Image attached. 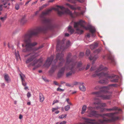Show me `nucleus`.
<instances>
[{"instance_id": "f257e3e1", "label": "nucleus", "mask_w": 124, "mask_h": 124, "mask_svg": "<svg viewBox=\"0 0 124 124\" xmlns=\"http://www.w3.org/2000/svg\"><path fill=\"white\" fill-rule=\"evenodd\" d=\"M48 14L47 11L43 12L39 16L42 23L45 25V27L40 26L32 29L29 31L23 36L24 42V44H22V46L23 47L22 50L23 52H33L43 47V46L42 45L38 47H34L37 43L36 42L32 43L31 39L33 37L37 36L40 32L46 33L48 30H52L54 28V25L52 23V20L49 18H46L45 16V15Z\"/></svg>"}, {"instance_id": "f03ea898", "label": "nucleus", "mask_w": 124, "mask_h": 124, "mask_svg": "<svg viewBox=\"0 0 124 124\" xmlns=\"http://www.w3.org/2000/svg\"><path fill=\"white\" fill-rule=\"evenodd\" d=\"M85 23V22L82 20H81L78 22H75L74 23V27L76 29L77 32L78 34H81L83 32V30H81L79 28V25H80L81 27L85 29L86 30L89 29L90 31L92 34L93 37L95 36L94 33L96 31V29L94 27L91 25H88L87 27L85 26L84 24Z\"/></svg>"}, {"instance_id": "7ed1b4c3", "label": "nucleus", "mask_w": 124, "mask_h": 124, "mask_svg": "<svg viewBox=\"0 0 124 124\" xmlns=\"http://www.w3.org/2000/svg\"><path fill=\"white\" fill-rule=\"evenodd\" d=\"M94 108L93 107H89L87 108L88 110L87 111L89 115L88 116L90 117H92L93 116L96 117H98L100 116L102 117L103 119H108L105 117V116H106L108 117L112 118V117L114 116L115 114V113H105L102 114H98L97 113L96 111L93 110Z\"/></svg>"}, {"instance_id": "20e7f679", "label": "nucleus", "mask_w": 124, "mask_h": 124, "mask_svg": "<svg viewBox=\"0 0 124 124\" xmlns=\"http://www.w3.org/2000/svg\"><path fill=\"white\" fill-rule=\"evenodd\" d=\"M118 119V117H114L113 116L110 119H99L97 121H96V120L94 119H88L85 117L83 118V119L85 120V122L92 124H105L114 121Z\"/></svg>"}, {"instance_id": "39448f33", "label": "nucleus", "mask_w": 124, "mask_h": 124, "mask_svg": "<svg viewBox=\"0 0 124 124\" xmlns=\"http://www.w3.org/2000/svg\"><path fill=\"white\" fill-rule=\"evenodd\" d=\"M69 70L70 71L66 73V77L68 78L71 76L73 74H74L76 72V69L72 66H71L69 65H65V66L62 67L58 71L57 74L58 78H60L62 77L64 74L65 69Z\"/></svg>"}, {"instance_id": "423d86ee", "label": "nucleus", "mask_w": 124, "mask_h": 124, "mask_svg": "<svg viewBox=\"0 0 124 124\" xmlns=\"http://www.w3.org/2000/svg\"><path fill=\"white\" fill-rule=\"evenodd\" d=\"M100 91L93 92L92 93L93 94H96L97 97H100L103 100H109L111 98V96L110 95H105L102 94V93H106L108 92V90L105 89H102Z\"/></svg>"}, {"instance_id": "0eeeda50", "label": "nucleus", "mask_w": 124, "mask_h": 124, "mask_svg": "<svg viewBox=\"0 0 124 124\" xmlns=\"http://www.w3.org/2000/svg\"><path fill=\"white\" fill-rule=\"evenodd\" d=\"M70 41H68L66 43V46H64V41L62 40L60 42L59 40L57 41L56 46V49L57 51H63L70 46Z\"/></svg>"}, {"instance_id": "6e6552de", "label": "nucleus", "mask_w": 124, "mask_h": 124, "mask_svg": "<svg viewBox=\"0 0 124 124\" xmlns=\"http://www.w3.org/2000/svg\"><path fill=\"white\" fill-rule=\"evenodd\" d=\"M64 54L62 52L61 53H58L56 55L55 59L54 60V62L55 63L57 62L58 61V59H59L60 62L58 63V67H60L62 66L63 65L64 62L65 60L63 58Z\"/></svg>"}, {"instance_id": "1a4fd4ad", "label": "nucleus", "mask_w": 124, "mask_h": 124, "mask_svg": "<svg viewBox=\"0 0 124 124\" xmlns=\"http://www.w3.org/2000/svg\"><path fill=\"white\" fill-rule=\"evenodd\" d=\"M95 73L93 74L92 76L93 77H95L97 76L99 77V78L103 77L109 78H113L116 76H109V75L108 72L107 71H104L101 72L100 73H98V72H95Z\"/></svg>"}, {"instance_id": "9d476101", "label": "nucleus", "mask_w": 124, "mask_h": 124, "mask_svg": "<svg viewBox=\"0 0 124 124\" xmlns=\"http://www.w3.org/2000/svg\"><path fill=\"white\" fill-rule=\"evenodd\" d=\"M82 64V63L81 62H75L74 60L69 65L71 66H72L75 68L76 71L77 69H78L79 70H83L82 68H80L81 67Z\"/></svg>"}, {"instance_id": "9b49d317", "label": "nucleus", "mask_w": 124, "mask_h": 124, "mask_svg": "<svg viewBox=\"0 0 124 124\" xmlns=\"http://www.w3.org/2000/svg\"><path fill=\"white\" fill-rule=\"evenodd\" d=\"M71 53H69L66 58V62L65 65H69L74 61V60L72 59H70V58L71 56Z\"/></svg>"}, {"instance_id": "f8f14e48", "label": "nucleus", "mask_w": 124, "mask_h": 124, "mask_svg": "<svg viewBox=\"0 0 124 124\" xmlns=\"http://www.w3.org/2000/svg\"><path fill=\"white\" fill-rule=\"evenodd\" d=\"M56 7L58 8H60L62 10H64L63 12L64 14L70 15L72 14L71 12L68 8H66L63 6H61L58 5H57Z\"/></svg>"}, {"instance_id": "ddd939ff", "label": "nucleus", "mask_w": 124, "mask_h": 124, "mask_svg": "<svg viewBox=\"0 0 124 124\" xmlns=\"http://www.w3.org/2000/svg\"><path fill=\"white\" fill-rule=\"evenodd\" d=\"M54 58V56L53 55H51L50 57L48 58L46 61V62L45 64L46 67H48L50 66Z\"/></svg>"}, {"instance_id": "4468645a", "label": "nucleus", "mask_w": 124, "mask_h": 124, "mask_svg": "<svg viewBox=\"0 0 124 124\" xmlns=\"http://www.w3.org/2000/svg\"><path fill=\"white\" fill-rule=\"evenodd\" d=\"M38 62H39V63H41L42 62V58H41L38 60H34L31 63L28 65V67H29L31 66H34Z\"/></svg>"}, {"instance_id": "2eb2a0df", "label": "nucleus", "mask_w": 124, "mask_h": 124, "mask_svg": "<svg viewBox=\"0 0 124 124\" xmlns=\"http://www.w3.org/2000/svg\"><path fill=\"white\" fill-rule=\"evenodd\" d=\"M36 58L35 56L32 54L31 55L30 57L28 58L26 60V63H29L32 61Z\"/></svg>"}, {"instance_id": "dca6fc26", "label": "nucleus", "mask_w": 124, "mask_h": 124, "mask_svg": "<svg viewBox=\"0 0 124 124\" xmlns=\"http://www.w3.org/2000/svg\"><path fill=\"white\" fill-rule=\"evenodd\" d=\"M65 5L68 6L71 9L74 10H76L77 9L80 10V7H78L77 8H75L74 7V6L68 3H66Z\"/></svg>"}, {"instance_id": "f3484780", "label": "nucleus", "mask_w": 124, "mask_h": 124, "mask_svg": "<svg viewBox=\"0 0 124 124\" xmlns=\"http://www.w3.org/2000/svg\"><path fill=\"white\" fill-rule=\"evenodd\" d=\"M58 67V66L55 64L53 65L51 69L49 71V73H53Z\"/></svg>"}, {"instance_id": "a211bd4d", "label": "nucleus", "mask_w": 124, "mask_h": 124, "mask_svg": "<svg viewBox=\"0 0 124 124\" xmlns=\"http://www.w3.org/2000/svg\"><path fill=\"white\" fill-rule=\"evenodd\" d=\"M98 58V55L97 54L95 55L93 57L91 55L89 57V59L90 60H93L92 63V64L93 65L94 63V61Z\"/></svg>"}, {"instance_id": "6ab92c4d", "label": "nucleus", "mask_w": 124, "mask_h": 124, "mask_svg": "<svg viewBox=\"0 0 124 124\" xmlns=\"http://www.w3.org/2000/svg\"><path fill=\"white\" fill-rule=\"evenodd\" d=\"M104 109L108 111H111L115 110H118L119 111H120L121 110L120 109H118L117 107H114L111 108H105Z\"/></svg>"}, {"instance_id": "aec40b11", "label": "nucleus", "mask_w": 124, "mask_h": 124, "mask_svg": "<svg viewBox=\"0 0 124 124\" xmlns=\"http://www.w3.org/2000/svg\"><path fill=\"white\" fill-rule=\"evenodd\" d=\"M108 69L106 67L103 68V66L101 65H100L98 68V69L96 71V72H98L101 71L102 70H107Z\"/></svg>"}, {"instance_id": "412c9836", "label": "nucleus", "mask_w": 124, "mask_h": 124, "mask_svg": "<svg viewBox=\"0 0 124 124\" xmlns=\"http://www.w3.org/2000/svg\"><path fill=\"white\" fill-rule=\"evenodd\" d=\"M4 78L5 80L6 81L7 83H9L11 79L9 76L8 74H5Z\"/></svg>"}, {"instance_id": "4be33fe9", "label": "nucleus", "mask_w": 124, "mask_h": 124, "mask_svg": "<svg viewBox=\"0 0 124 124\" xmlns=\"http://www.w3.org/2000/svg\"><path fill=\"white\" fill-rule=\"evenodd\" d=\"M99 82L101 84H106L108 83V80L107 78H105L100 80L99 81Z\"/></svg>"}, {"instance_id": "5701e85b", "label": "nucleus", "mask_w": 124, "mask_h": 124, "mask_svg": "<svg viewBox=\"0 0 124 124\" xmlns=\"http://www.w3.org/2000/svg\"><path fill=\"white\" fill-rule=\"evenodd\" d=\"M109 76H113L114 75H116L113 78H110L113 79H111L110 80V81L111 82H118V76H117V77L116 78H114L116 76V75L114 74H112L111 75H110L109 74Z\"/></svg>"}, {"instance_id": "b1692460", "label": "nucleus", "mask_w": 124, "mask_h": 124, "mask_svg": "<svg viewBox=\"0 0 124 124\" xmlns=\"http://www.w3.org/2000/svg\"><path fill=\"white\" fill-rule=\"evenodd\" d=\"M52 8L54 9V10L57 11V14L59 16H61L64 14L63 11H61L59 10L58 8Z\"/></svg>"}, {"instance_id": "393cba45", "label": "nucleus", "mask_w": 124, "mask_h": 124, "mask_svg": "<svg viewBox=\"0 0 124 124\" xmlns=\"http://www.w3.org/2000/svg\"><path fill=\"white\" fill-rule=\"evenodd\" d=\"M25 15H24L20 20V23L21 24H23L26 22L27 20L25 18Z\"/></svg>"}, {"instance_id": "a878e982", "label": "nucleus", "mask_w": 124, "mask_h": 124, "mask_svg": "<svg viewBox=\"0 0 124 124\" xmlns=\"http://www.w3.org/2000/svg\"><path fill=\"white\" fill-rule=\"evenodd\" d=\"M108 58L109 59L111 62L114 64H115V60L114 59V57L113 56L111 55H109L108 57Z\"/></svg>"}, {"instance_id": "bb28decb", "label": "nucleus", "mask_w": 124, "mask_h": 124, "mask_svg": "<svg viewBox=\"0 0 124 124\" xmlns=\"http://www.w3.org/2000/svg\"><path fill=\"white\" fill-rule=\"evenodd\" d=\"M83 85V84H80L79 88L80 90L84 92L86 90V88Z\"/></svg>"}, {"instance_id": "cd10ccee", "label": "nucleus", "mask_w": 124, "mask_h": 124, "mask_svg": "<svg viewBox=\"0 0 124 124\" xmlns=\"http://www.w3.org/2000/svg\"><path fill=\"white\" fill-rule=\"evenodd\" d=\"M40 101L42 102L44 100V98L42 94L41 93H40L39 94Z\"/></svg>"}, {"instance_id": "c85d7f7f", "label": "nucleus", "mask_w": 124, "mask_h": 124, "mask_svg": "<svg viewBox=\"0 0 124 124\" xmlns=\"http://www.w3.org/2000/svg\"><path fill=\"white\" fill-rule=\"evenodd\" d=\"M87 108V106L86 105H84L82 107V110L81 112L82 114H84Z\"/></svg>"}, {"instance_id": "c756f323", "label": "nucleus", "mask_w": 124, "mask_h": 124, "mask_svg": "<svg viewBox=\"0 0 124 124\" xmlns=\"http://www.w3.org/2000/svg\"><path fill=\"white\" fill-rule=\"evenodd\" d=\"M68 30L69 32L71 34H72L74 32V30L71 28V26H69L68 28Z\"/></svg>"}, {"instance_id": "7c9ffc66", "label": "nucleus", "mask_w": 124, "mask_h": 124, "mask_svg": "<svg viewBox=\"0 0 124 124\" xmlns=\"http://www.w3.org/2000/svg\"><path fill=\"white\" fill-rule=\"evenodd\" d=\"M110 84L108 85L107 86H103L101 87L102 89H105L107 90H109L111 88V86H110Z\"/></svg>"}, {"instance_id": "2f4dec72", "label": "nucleus", "mask_w": 124, "mask_h": 124, "mask_svg": "<svg viewBox=\"0 0 124 124\" xmlns=\"http://www.w3.org/2000/svg\"><path fill=\"white\" fill-rule=\"evenodd\" d=\"M102 50L101 48H100L98 49L95 50L94 52V54H98Z\"/></svg>"}, {"instance_id": "473e14b6", "label": "nucleus", "mask_w": 124, "mask_h": 124, "mask_svg": "<svg viewBox=\"0 0 124 124\" xmlns=\"http://www.w3.org/2000/svg\"><path fill=\"white\" fill-rule=\"evenodd\" d=\"M84 84V83L81 82H74L73 84H72V85H73V87L74 85H80V84Z\"/></svg>"}, {"instance_id": "72a5a7b5", "label": "nucleus", "mask_w": 124, "mask_h": 124, "mask_svg": "<svg viewBox=\"0 0 124 124\" xmlns=\"http://www.w3.org/2000/svg\"><path fill=\"white\" fill-rule=\"evenodd\" d=\"M20 75L21 79L22 82L25 81V80L24 79V78L25 77V76L23 74V75H21L20 74Z\"/></svg>"}, {"instance_id": "f704fd0d", "label": "nucleus", "mask_w": 124, "mask_h": 124, "mask_svg": "<svg viewBox=\"0 0 124 124\" xmlns=\"http://www.w3.org/2000/svg\"><path fill=\"white\" fill-rule=\"evenodd\" d=\"M65 85L68 87H73V85H72V84H70L67 83L65 84Z\"/></svg>"}, {"instance_id": "c9c22d12", "label": "nucleus", "mask_w": 124, "mask_h": 124, "mask_svg": "<svg viewBox=\"0 0 124 124\" xmlns=\"http://www.w3.org/2000/svg\"><path fill=\"white\" fill-rule=\"evenodd\" d=\"M100 105L102 107H104L106 106V104L105 103H101L98 102L97 103Z\"/></svg>"}, {"instance_id": "e433bc0d", "label": "nucleus", "mask_w": 124, "mask_h": 124, "mask_svg": "<svg viewBox=\"0 0 124 124\" xmlns=\"http://www.w3.org/2000/svg\"><path fill=\"white\" fill-rule=\"evenodd\" d=\"M64 108L66 111H68L70 108V106L69 105H68L65 107Z\"/></svg>"}, {"instance_id": "4c0bfd02", "label": "nucleus", "mask_w": 124, "mask_h": 124, "mask_svg": "<svg viewBox=\"0 0 124 124\" xmlns=\"http://www.w3.org/2000/svg\"><path fill=\"white\" fill-rule=\"evenodd\" d=\"M47 6L46 4H44L41 7H40L39 8V10H41L43 9L45 7H46Z\"/></svg>"}, {"instance_id": "58836bf2", "label": "nucleus", "mask_w": 124, "mask_h": 124, "mask_svg": "<svg viewBox=\"0 0 124 124\" xmlns=\"http://www.w3.org/2000/svg\"><path fill=\"white\" fill-rule=\"evenodd\" d=\"M110 86H111V87H116L118 86V85L116 84H110Z\"/></svg>"}, {"instance_id": "ea45409f", "label": "nucleus", "mask_w": 124, "mask_h": 124, "mask_svg": "<svg viewBox=\"0 0 124 124\" xmlns=\"http://www.w3.org/2000/svg\"><path fill=\"white\" fill-rule=\"evenodd\" d=\"M67 115L65 114L64 115H60L59 116V118L60 119H62L64 117H66V116Z\"/></svg>"}, {"instance_id": "a19ab883", "label": "nucleus", "mask_w": 124, "mask_h": 124, "mask_svg": "<svg viewBox=\"0 0 124 124\" xmlns=\"http://www.w3.org/2000/svg\"><path fill=\"white\" fill-rule=\"evenodd\" d=\"M90 50L88 49H87L86 51V54L88 56L90 54Z\"/></svg>"}, {"instance_id": "79ce46f5", "label": "nucleus", "mask_w": 124, "mask_h": 124, "mask_svg": "<svg viewBox=\"0 0 124 124\" xmlns=\"http://www.w3.org/2000/svg\"><path fill=\"white\" fill-rule=\"evenodd\" d=\"M69 2L75 4L77 0H68Z\"/></svg>"}, {"instance_id": "37998d69", "label": "nucleus", "mask_w": 124, "mask_h": 124, "mask_svg": "<svg viewBox=\"0 0 124 124\" xmlns=\"http://www.w3.org/2000/svg\"><path fill=\"white\" fill-rule=\"evenodd\" d=\"M6 16H4V17H1L0 18V20L2 21H4L6 19Z\"/></svg>"}, {"instance_id": "c03bdc74", "label": "nucleus", "mask_w": 124, "mask_h": 124, "mask_svg": "<svg viewBox=\"0 0 124 124\" xmlns=\"http://www.w3.org/2000/svg\"><path fill=\"white\" fill-rule=\"evenodd\" d=\"M57 91H60L63 92L64 91V89H62L60 88L59 87L57 89Z\"/></svg>"}, {"instance_id": "a18cd8bd", "label": "nucleus", "mask_w": 124, "mask_h": 124, "mask_svg": "<svg viewBox=\"0 0 124 124\" xmlns=\"http://www.w3.org/2000/svg\"><path fill=\"white\" fill-rule=\"evenodd\" d=\"M84 55V53L83 52H81L80 53L79 55L80 57H83Z\"/></svg>"}, {"instance_id": "49530a36", "label": "nucleus", "mask_w": 124, "mask_h": 124, "mask_svg": "<svg viewBox=\"0 0 124 124\" xmlns=\"http://www.w3.org/2000/svg\"><path fill=\"white\" fill-rule=\"evenodd\" d=\"M27 96L28 98H30L31 96V94L29 92H28L27 93Z\"/></svg>"}, {"instance_id": "de8ad7c7", "label": "nucleus", "mask_w": 124, "mask_h": 124, "mask_svg": "<svg viewBox=\"0 0 124 124\" xmlns=\"http://www.w3.org/2000/svg\"><path fill=\"white\" fill-rule=\"evenodd\" d=\"M59 101L57 100H54L53 102L52 105H54L55 103L58 102Z\"/></svg>"}, {"instance_id": "09e8293b", "label": "nucleus", "mask_w": 124, "mask_h": 124, "mask_svg": "<svg viewBox=\"0 0 124 124\" xmlns=\"http://www.w3.org/2000/svg\"><path fill=\"white\" fill-rule=\"evenodd\" d=\"M101 87H100L99 86H97L95 87L94 88V89L96 90H98L99 89H101Z\"/></svg>"}, {"instance_id": "8fccbe9b", "label": "nucleus", "mask_w": 124, "mask_h": 124, "mask_svg": "<svg viewBox=\"0 0 124 124\" xmlns=\"http://www.w3.org/2000/svg\"><path fill=\"white\" fill-rule=\"evenodd\" d=\"M39 11H36L35 13V14L33 15V17H34V16L36 15L39 13Z\"/></svg>"}, {"instance_id": "3c124183", "label": "nucleus", "mask_w": 124, "mask_h": 124, "mask_svg": "<svg viewBox=\"0 0 124 124\" xmlns=\"http://www.w3.org/2000/svg\"><path fill=\"white\" fill-rule=\"evenodd\" d=\"M90 64L88 63L87 64V66L86 68V70H88L90 67Z\"/></svg>"}, {"instance_id": "603ef678", "label": "nucleus", "mask_w": 124, "mask_h": 124, "mask_svg": "<svg viewBox=\"0 0 124 124\" xmlns=\"http://www.w3.org/2000/svg\"><path fill=\"white\" fill-rule=\"evenodd\" d=\"M53 9L52 8L51 9H49L48 10H47L46 11L47 12V13H48V14L50 12H51L52 11Z\"/></svg>"}, {"instance_id": "864d4df0", "label": "nucleus", "mask_w": 124, "mask_h": 124, "mask_svg": "<svg viewBox=\"0 0 124 124\" xmlns=\"http://www.w3.org/2000/svg\"><path fill=\"white\" fill-rule=\"evenodd\" d=\"M90 48L92 49H93L95 48L93 45H91L90 46Z\"/></svg>"}, {"instance_id": "5fc2aeb1", "label": "nucleus", "mask_w": 124, "mask_h": 124, "mask_svg": "<svg viewBox=\"0 0 124 124\" xmlns=\"http://www.w3.org/2000/svg\"><path fill=\"white\" fill-rule=\"evenodd\" d=\"M40 66L39 65H38L37 66L34 67L33 69V70H34Z\"/></svg>"}, {"instance_id": "6e6d98bb", "label": "nucleus", "mask_w": 124, "mask_h": 124, "mask_svg": "<svg viewBox=\"0 0 124 124\" xmlns=\"http://www.w3.org/2000/svg\"><path fill=\"white\" fill-rule=\"evenodd\" d=\"M22 85L24 86H26L27 84H26V83L25 82V81H24V82H22Z\"/></svg>"}, {"instance_id": "4d7b16f0", "label": "nucleus", "mask_w": 124, "mask_h": 124, "mask_svg": "<svg viewBox=\"0 0 124 124\" xmlns=\"http://www.w3.org/2000/svg\"><path fill=\"white\" fill-rule=\"evenodd\" d=\"M42 78L43 79V80L46 82L49 81L48 80L46 79V78L45 77H42Z\"/></svg>"}, {"instance_id": "13d9d810", "label": "nucleus", "mask_w": 124, "mask_h": 124, "mask_svg": "<svg viewBox=\"0 0 124 124\" xmlns=\"http://www.w3.org/2000/svg\"><path fill=\"white\" fill-rule=\"evenodd\" d=\"M94 46L95 48L97 47L98 46V44L97 43H96L94 44L93 45Z\"/></svg>"}, {"instance_id": "bf43d9fd", "label": "nucleus", "mask_w": 124, "mask_h": 124, "mask_svg": "<svg viewBox=\"0 0 124 124\" xmlns=\"http://www.w3.org/2000/svg\"><path fill=\"white\" fill-rule=\"evenodd\" d=\"M79 2L81 3L83 2L84 1V0H77Z\"/></svg>"}, {"instance_id": "052dcab7", "label": "nucleus", "mask_w": 124, "mask_h": 124, "mask_svg": "<svg viewBox=\"0 0 124 124\" xmlns=\"http://www.w3.org/2000/svg\"><path fill=\"white\" fill-rule=\"evenodd\" d=\"M66 123V122L65 121L61 122L60 124H65Z\"/></svg>"}, {"instance_id": "680f3d73", "label": "nucleus", "mask_w": 124, "mask_h": 124, "mask_svg": "<svg viewBox=\"0 0 124 124\" xmlns=\"http://www.w3.org/2000/svg\"><path fill=\"white\" fill-rule=\"evenodd\" d=\"M19 6L18 5H16L15 6V8L17 10L19 9Z\"/></svg>"}, {"instance_id": "e2e57ef3", "label": "nucleus", "mask_w": 124, "mask_h": 124, "mask_svg": "<svg viewBox=\"0 0 124 124\" xmlns=\"http://www.w3.org/2000/svg\"><path fill=\"white\" fill-rule=\"evenodd\" d=\"M58 109V108H53L52 109V110L53 112L55 110H56Z\"/></svg>"}, {"instance_id": "0e129e2a", "label": "nucleus", "mask_w": 124, "mask_h": 124, "mask_svg": "<svg viewBox=\"0 0 124 124\" xmlns=\"http://www.w3.org/2000/svg\"><path fill=\"white\" fill-rule=\"evenodd\" d=\"M54 83L55 85H59V84L58 83H57L56 81H54Z\"/></svg>"}, {"instance_id": "69168bd1", "label": "nucleus", "mask_w": 124, "mask_h": 124, "mask_svg": "<svg viewBox=\"0 0 124 124\" xmlns=\"http://www.w3.org/2000/svg\"><path fill=\"white\" fill-rule=\"evenodd\" d=\"M5 85V84L4 83H2L1 86L2 88H4Z\"/></svg>"}, {"instance_id": "338daca9", "label": "nucleus", "mask_w": 124, "mask_h": 124, "mask_svg": "<svg viewBox=\"0 0 124 124\" xmlns=\"http://www.w3.org/2000/svg\"><path fill=\"white\" fill-rule=\"evenodd\" d=\"M69 34L67 33H65V37H68L69 36Z\"/></svg>"}, {"instance_id": "774afa93", "label": "nucleus", "mask_w": 124, "mask_h": 124, "mask_svg": "<svg viewBox=\"0 0 124 124\" xmlns=\"http://www.w3.org/2000/svg\"><path fill=\"white\" fill-rule=\"evenodd\" d=\"M23 117L22 116L21 114H20L19 116V118L20 119H22Z\"/></svg>"}]
</instances>
